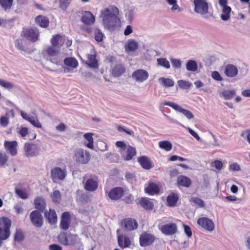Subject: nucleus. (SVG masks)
<instances>
[{
  "instance_id": "obj_33",
  "label": "nucleus",
  "mask_w": 250,
  "mask_h": 250,
  "mask_svg": "<svg viewBox=\"0 0 250 250\" xmlns=\"http://www.w3.org/2000/svg\"><path fill=\"white\" fill-rule=\"evenodd\" d=\"M139 204L146 210H151L153 208V203L146 198H142L140 200Z\"/></svg>"
},
{
  "instance_id": "obj_24",
  "label": "nucleus",
  "mask_w": 250,
  "mask_h": 250,
  "mask_svg": "<svg viewBox=\"0 0 250 250\" xmlns=\"http://www.w3.org/2000/svg\"><path fill=\"white\" fill-rule=\"evenodd\" d=\"M123 189L121 188H115L109 191L108 197L112 200H117L123 196Z\"/></svg>"
},
{
  "instance_id": "obj_64",
  "label": "nucleus",
  "mask_w": 250,
  "mask_h": 250,
  "mask_svg": "<svg viewBox=\"0 0 250 250\" xmlns=\"http://www.w3.org/2000/svg\"><path fill=\"white\" fill-rule=\"evenodd\" d=\"M241 136L246 138L250 145V129L247 130L241 134Z\"/></svg>"
},
{
  "instance_id": "obj_40",
  "label": "nucleus",
  "mask_w": 250,
  "mask_h": 250,
  "mask_svg": "<svg viewBox=\"0 0 250 250\" xmlns=\"http://www.w3.org/2000/svg\"><path fill=\"white\" fill-rule=\"evenodd\" d=\"M136 12L137 9L135 7H130L127 9L125 14L126 19L129 22H131L134 19Z\"/></svg>"
},
{
  "instance_id": "obj_44",
  "label": "nucleus",
  "mask_w": 250,
  "mask_h": 250,
  "mask_svg": "<svg viewBox=\"0 0 250 250\" xmlns=\"http://www.w3.org/2000/svg\"><path fill=\"white\" fill-rule=\"evenodd\" d=\"M9 113L11 114L12 117H14V111L13 110H11L9 113H6V116H2L0 118V124L3 127H6L9 124L8 118L7 116Z\"/></svg>"
},
{
  "instance_id": "obj_47",
  "label": "nucleus",
  "mask_w": 250,
  "mask_h": 250,
  "mask_svg": "<svg viewBox=\"0 0 250 250\" xmlns=\"http://www.w3.org/2000/svg\"><path fill=\"white\" fill-rule=\"evenodd\" d=\"M177 83L179 87L182 89H188L192 86V83L183 80H179Z\"/></svg>"
},
{
  "instance_id": "obj_2",
  "label": "nucleus",
  "mask_w": 250,
  "mask_h": 250,
  "mask_svg": "<svg viewBox=\"0 0 250 250\" xmlns=\"http://www.w3.org/2000/svg\"><path fill=\"white\" fill-rule=\"evenodd\" d=\"M59 241L65 246H75L78 250H83V245L80 238L75 234L61 233L58 236Z\"/></svg>"
},
{
  "instance_id": "obj_39",
  "label": "nucleus",
  "mask_w": 250,
  "mask_h": 250,
  "mask_svg": "<svg viewBox=\"0 0 250 250\" xmlns=\"http://www.w3.org/2000/svg\"><path fill=\"white\" fill-rule=\"evenodd\" d=\"M231 11V8L229 6L222 8V14L220 16L221 20L224 21L229 20L230 17Z\"/></svg>"
},
{
  "instance_id": "obj_56",
  "label": "nucleus",
  "mask_w": 250,
  "mask_h": 250,
  "mask_svg": "<svg viewBox=\"0 0 250 250\" xmlns=\"http://www.w3.org/2000/svg\"><path fill=\"white\" fill-rule=\"evenodd\" d=\"M229 169L231 171H238L241 170V167L238 163H233L229 165Z\"/></svg>"
},
{
  "instance_id": "obj_3",
  "label": "nucleus",
  "mask_w": 250,
  "mask_h": 250,
  "mask_svg": "<svg viewBox=\"0 0 250 250\" xmlns=\"http://www.w3.org/2000/svg\"><path fill=\"white\" fill-rule=\"evenodd\" d=\"M53 66H46L42 64V67L47 70L60 72L72 73L78 67V63H51Z\"/></svg>"
},
{
  "instance_id": "obj_11",
  "label": "nucleus",
  "mask_w": 250,
  "mask_h": 250,
  "mask_svg": "<svg viewBox=\"0 0 250 250\" xmlns=\"http://www.w3.org/2000/svg\"><path fill=\"white\" fill-rule=\"evenodd\" d=\"M149 76L148 73L145 70L139 69L132 74V78L135 82L141 83L146 80Z\"/></svg>"
},
{
  "instance_id": "obj_21",
  "label": "nucleus",
  "mask_w": 250,
  "mask_h": 250,
  "mask_svg": "<svg viewBox=\"0 0 250 250\" xmlns=\"http://www.w3.org/2000/svg\"><path fill=\"white\" fill-rule=\"evenodd\" d=\"M123 224L125 230L132 231L138 228V223L136 220L132 218H126L123 221Z\"/></svg>"
},
{
  "instance_id": "obj_32",
  "label": "nucleus",
  "mask_w": 250,
  "mask_h": 250,
  "mask_svg": "<svg viewBox=\"0 0 250 250\" xmlns=\"http://www.w3.org/2000/svg\"><path fill=\"white\" fill-rule=\"evenodd\" d=\"M179 197L177 193H172L170 194L167 199V205L169 207H174L178 200Z\"/></svg>"
},
{
  "instance_id": "obj_37",
  "label": "nucleus",
  "mask_w": 250,
  "mask_h": 250,
  "mask_svg": "<svg viewBox=\"0 0 250 250\" xmlns=\"http://www.w3.org/2000/svg\"><path fill=\"white\" fill-rule=\"evenodd\" d=\"M83 137L86 140L84 142V144L89 148H93L94 142L93 138L92 137V134L90 133H87L84 134Z\"/></svg>"
},
{
  "instance_id": "obj_1",
  "label": "nucleus",
  "mask_w": 250,
  "mask_h": 250,
  "mask_svg": "<svg viewBox=\"0 0 250 250\" xmlns=\"http://www.w3.org/2000/svg\"><path fill=\"white\" fill-rule=\"evenodd\" d=\"M119 14V9L114 5H110L102 10L100 17L104 27L108 30H113L120 23L118 17Z\"/></svg>"
},
{
  "instance_id": "obj_34",
  "label": "nucleus",
  "mask_w": 250,
  "mask_h": 250,
  "mask_svg": "<svg viewBox=\"0 0 250 250\" xmlns=\"http://www.w3.org/2000/svg\"><path fill=\"white\" fill-rule=\"evenodd\" d=\"M138 161L141 166L145 169H149L152 167L150 161L146 157L142 156L139 157Z\"/></svg>"
},
{
  "instance_id": "obj_26",
  "label": "nucleus",
  "mask_w": 250,
  "mask_h": 250,
  "mask_svg": "<svg viewBox=\"0 0 250 250\" xmlns=\"http://www.w3.org/2000/svg\"><path fill=\"white\" fill-rule=\"evenodd\" d=\"M125 72V68L121 63L115 64L112 66L111 73L112 75L115 77L121 76Z\"/></svg>"
},
{
  "instance_id": "obj_46",
  "label": "nucleus",
  "mask_w": 250,
  "mask_h": 250,
  "mask_svg": "<svg viewBox=\"0 0 250 250\" xmlns=\"http://www.w3.org/2000/svg\"><path fill=\"white\" fill-rule=\"evenodd\" d=\"M236 94L234 90H225L221 93L222 96L225 99L229 100L232 99Z\"/></svg>"
},
{
  "instance_id": "obj_17",
  "label": "nucleus",
  "mask_w": 250,
  "mask_h": 250,
  "mask_svg": "<svg viewBox=\"0 0 250 250\" xmlns=\"http://www.w3.org/2000/svg\"><path fill=\"white\" fill-rule=\"evenodd\" d=\"M4 147L12 156H15L17 154L18 143L16 141H5L4 144Z\"/></svg>"
},
{
  "instance_id": "obj_48",
  "label": "nucleus",
  "mask_w": 250,
  "mask_h": 250,
  "mask_svg": "<svg viewBox=\"0 0 250 250\" xmlns=\"http://www.w3.org/2000/svg\"><path fill=\"white\" fill-rule=\"evenodd\" d=\"M29 122L35 127L41 128L42 126V124L39 121L36 114H33V115L31 116V119Z\"/></svg>"
},
{
  "instance_id": "obj_7",
  "label": "nucleus",
  "mask_w": 250,
  "mask_h": 250,
  "mask_svg": "<svg viewBox=\"0 0 250 250\" xmlns=\"http://www.w3.org/2000/svg\"><path fill=\"white\" fill-rule=\"evenodd\" d=\"M66 175V170L59 167H55L51 170L50 177L52 181L55 183L64 180Z\"/></svg>"
},
{
  "instance_id": "obj_62",
  "label": "nucleus",
  "mask_w": 250,
  "mask_h": 250,
  "mask_svg": "<svg viewBox=\"0 0 250 250\" xmlns=\"http://www.w3.org/2000/svg\"><path fill=\"white\" fill-rule=\"evenodd\" d=\"M23 235L22 233L20 231H17L15 235V241L20 242L23 239Z\"/></svg>"
},
{
  "instance_id": "obj_59",
  "label": "nucleus",
  "mask_w": 250,
  "mask_h": 250,
  "mask_svg": "<svg viewBox=\"0 0 250 250\" xmlns=\"http://www.w3.org/2000/svg\"><path fill=\"white\" fill-rule=\"evenodd\" d=\"M103 34L99 30L95 33V40L98 42H100L103 41Z\"/></svg>"
},
{
  "instance_id": "obj_13",
  "label": "nucleus",
  "mask_w": 250,
  "mask_h": 250,
  "mask_svg": "<svg viewBox=\"0 0 250 250\" xmlns=\"http://www.w3.org/2000/svg\"><path fill=\"white\" fill-rule=\"evenodd\" d=\"M83 183L85 189L89 191H94L98 188V181L95 177H89L87 179L84 178Z\"/></svg>"
},
{
  "instance_id": "obj_16",
  "label": "nucleus",
  "mask_w": 250,
  "mask_h": 250,
  "mask_svg": "<svg viewBox=\"0 0 250 250\" xmlns=\"http://www.w3.org/2000/svg\"><path fill=\"white\" fill-rule=\"evenodd\" d=\"M155 237L150 233L146 232L142 233L140 236V244L142 247L151 245L154 241Z\"/></svg>"
},
{
  "instance_id": "obj_28",
  "label": "nucleus",
  "mask_w": 250,
  "mask_h": 250,
  "mask_svg": "<svg viewBox=\"0 0 250 250\" xmlns=\"http://www.w3.org/2000/svg\"><path fill=\"white\" fill-rule=\"evenodd\" d=\"M177 182L179 186L186 188H188L191 184V180L188 177L184 175H180L178 176Z\"/></svg>"
},
{
  "instance_id": "obj_38",
  "label": "nucleus",
  "mask_w": 250,
  "mask_h": 250,
  "mask_svg": "<svg viewBox=\"0 0 250 250\" xmlns=\"http://www.w3.org/2000/svg\"><path fill=\"white\" fill-rule=\"evenodd\" d=\"M13 3V0H0V6L6 12L10 11Z\"/></svg>"
},
{
  "instance_id": "obj_55",
  "label": "nucleus",
  "mask_w": 250,
  "mask_h": 250,
  "mask_svg": "<svg viewBox=\"0 0 250 250\" xmlns=\"http://www.w3.org/2000/svg\"><path fill=\"white\" fill-rule=\"evenodd\" d=\"M18 133L21 137L25 138L28 133V129L27 127H21L19 129Z\"/></svg>"
},
{
  "instance_id": "obj_15",
  "label": "nucleus",
  "mask_w": 250,
  "mask_h": 250,
  "mask_svg": "<svg viewBox=\"0 0 250 250\" xmlns=\"http://www.w3.org/2000/svg\"><path fill=\"white\" fill-rule=\"evenodd\" d=\"M139 46V43L137 41L134 39H128L124 44V49L127 53L135 52Z\"/></svg>"
},
{
  "instance_id": "obj_53",
  "label": "nucleus",
  "mask_w": 250,
  "mask_h": 250,
  "mask_svg": "<svg viewBox=\"0 0 250 250\" xmlns=\"http://www.w3.org/2000/svg\"><path fill=\"white\" fill-rule=\"evenodd\" d=\"M87 58L90 62H98V60L96 59V54L94 50H90V53L87 54Z\"/></svg>"
},
{
  "instance_id": "obj_14",
  "label": "nucleus",
  "mask_w": 250,
  "mask_h": 250,
  "mask_svg": "<svg viewBox=\"0 0 250 250\" xmlns=\"http://www.w3.org/2000/svg\"><path fill=\"white\" fill-rule=\"evenodd\" d=\"M197 223L202 228L208 231H212L214 229V224L213 221L207 217L200 218Z\"/></svg>"
},
{
  "instance_id": "obj_8",
  "label": "nucleus",
  "mask_w": 250,
  "mask_h": 250,
  "mask_svg": "<svg viewBox=\"0 0 250 250\" xmlns=\"http://www.w3.org/2000/svg\"><path fill=\"white\" fill-rule=\"evenodd\" d=\"M21 36L32 42H35L38 40L39 32L37 28H24L21 32Z\"/></svg>"
},
{
  "instance_id": "obj_52",
  "label": "nucleus",
  "mask_w": 250,
  "mask_h": 250,
  "mask_svg": "<svg viewBox=\"0 0 250 250\" xmlns=\"http://www.w3.org/2000/svg\"><path fill=\"white\" fill-rule=\"evenodd\" d=\"M167 2L169 5H172V7H171V10L172 11L178 10H180V7L179 5L177 4V0H167Z\"/></svg>"
},
{
  "instance_id": "obj_25",
  "label": "nucleus",
  "mask_w": 250,
  "mask_h": 250,
  "mask_svg": "<svg viewBox=\"0 0 250 250\" xmlns=\"http://www.w3.org/2000/svg\"><path fill=\"white\" fill-rule=\"evenodd\" d=\"M44 216L49 223L51 224L56 223L57 221V215L55 210L50 209L49 211H46L45 212Z\"/></svg>"
},
{
  "instance_id": "obj_4",
  "label": "nucleus",
  "mask_w": 250,
  "mask_h": 250,
  "mask_svg": "<svg viewBox=\"0 0 250 250\" xmlns=\"http://www.w3.org/2000/svg\"><path fill=\"white\" fill-rule=\"evenodd\" d=\"M193 5L194 12L203 18L208 20L212 16V14L209 13L208 3L207 0H194Z\"/></svg>"
},
{
  "instance_id": "obj_51",
  "label": "nucleus",
  "mask_w": 250,
  "mask_h": 250,
  "mask_svg": "<svg viewBox=\"0 0 250 250\" xmlns=\"http://www.w3.org/2000/svg\"><path fill=\"white\" fill-rule=\"evenodd\" d=\"M0 85L8 90H10L14 87V85L12 83L1 79H0Z\"/></svg>"
},
{
  "instance_id": "obj_22",
  "label": "nucleus",
  "mask_w": 250,
  "mask_h": 250,
  "mask_svg": "<svg viewBox=\"0 0 250 250\" xmlns=\"http://www.w3.org/2000/svg\"><path fill=\"white\" fill-rule=\"evenodd\" d=\"M160 189L157 184L150 182L146 185L145 191L149 195H154L158 193Z\"/></svg>"
},
{
  "instance_id": "obj_12",
  "label": "nucleus",
  "mask_w": 250,
  "mask_h": 250,
  "mask_svg": "<svg viewBox=\"0 0 250 250\" xmlns=\"http://www.w3.org/2000/svg\"><path fill=\"white\" fill-rule=\"evenodd\" d=\"M32 224L37 228L41 227L43 225V217L42 214L38 210L32 211L29 215Z\"/></svg>"
},
{
  "instance_id": "obj_43",
  "label": "nucleus",
  "mask_w": 250,
  "mask_h": 250,
  "mask_svg": "<svg viewBox=\"0 0 250 250\" xmlns=\"http://www.w3.org/2000/svg\"><path fill=\"white\" fill-rule=\"evenodd\" d=\"M160 54V53L156 50H154V49H147L146 50V59H147V60L151 61L152 57H155L157 56H159Z\"/></svg>"
},
{
  "instance_id": "obj_20",
  "label": "nucleus",
  "mask_w": 250,
  "mask_h": 250,
  "mask_svg": "<svg viewBox=\"0 0 250 250\" xmlns=\"http://www.w3.org/2000/svg\"><path fill=\"white\" fill-rule=\"evenodd\" d=\"M161 231L167 235H172L177 230V227L175 223H170L163 225L161 229Z\"/></svg>"
},
{
  "instance_id": "obj_60",
  "label": "nucleus",
  "mask_w": 250,
  "mask_h": 250,
  "mask_svg": "<svg viewBox=\"0 0 250 250\" xmlns=\"http://www.w3.org/2000/svg\"><path fill=\"white\" fill-rule=\"evenodd\" d=\"M15 46L20 50L25 51V49L22 45V41L20 39H17L15 41Z\"/></svg>"
},
{
  "instance_id": "obj_18",
  "label": "nucleus",
  "mask_w": 250,
  "mask_h": 250,
  "mask_svg": "<svg viewBox=\"0 0 250 250\" xmlns=\"http://www.w3.org/2000/svg\"><path fill=\"white\" fill-rule=\"evenodd\" d=\"M71 222V217L69 212H64L62 214L61 221L60 223V228L61 229L66 230L70 226Z\"/></svg>"
},
{
  "instance_id": "obj_6",
  "label": "nucleus",
  "mask_w": 250,
  "mask_h": 250,
  "mask_svg": "<svg viewBox=\"0 0 250 250\" xmlns=\"http://www.w3.org/2000/svg\"><path fill=\"white\" fill-rule=\"evenodd\" d=\"M90 157L89 152L82 148L77 149L75 152V160L80 164H87L90 159Z\"/></svg>"
},
{
  "instance_id": "obj_19",
  "label": "nucleus",
  "mask_w": 250,
  "mask_h": 250,
  "mask_svg": "<svg viewBox=\"0 0 250 250\" xmlns=\"http://www.w3.org/2000/svg\"><path fill=\"white\" fill-rule=\"evenodd\" d=\"M117 240L119 246L122 249L129 248L131 246V240L129 237L125 234L118 235Z\"/></svg>"
},
{
  "instance_id": "obj_42",
  "label": "nucleus",
  "mask_w": 250,
  "mask_h": 250,
  "mask_svg": "<svg viewBox=\"0 0 250 250\" xmlns=\"http://www.w3.org/2000/svg\"><path fill=\"white\" fill-rule=\"evenodd\" d=\"M159 146L167 151H169L172 149V145L169 141H162L159 142Z\"/></svg>"
},
{
  "instance_id": "obj_41",
  "label": "nucleus",
  "mask_w": 250,
  "mask_h": 250,
  "mask_svg": "<svg viewBox=\"0 0 250 250\" xmlns=\"http://www.w3.org/2000/svg\"><path fill=\"white\" fill-rule=\"evenodd\" d=\"M126 155L125 157V159L129 161L132 159V157L135 155L136 152L135 148L131 146L126 147Z\"/></svg>"
},
{
  "instance_id": "obj_30",
  "label": "nucleus",
  "mask_w": 250,
  "mask_h": 250,
  "mask_svg": "<svg viewBox=\"0 0 250 250\" xmlns=\"http://www.w3.org/2000/svg\"><path fill=\"white\" fill-rule=\"evenodd\" d=\"M35 208L41 211H42L46 207L45 200L42 197L36 198L34 201Z\"/></svg>"
},
{
  "instance_id": "obj_10",
  "label": "nucleus",
  "mask_w": 250,
  "mask_h": 250,
  "mask_svg": "<svg viewBox=\"0 0 250 250\" xmlns=\"http://www.w3.org/2000/svg\"><path fill=\"white\" fill-rule=\"evenodd\" d=\"M24 150L26 156L27 157L37 156L40 153V148L37 145L32 143H25Z\"/></svg>"
},
{
  "instance_id": "obj_29",
  "label": "nucleus",
  "mask_w": 250,
  "mask_h": 250,
  "mask_svg": "<svg viewBox=\"0 0 250 250\" xmlns=\"http://www.w3.org/2000/svg\"><path fill=\"white\" fill-rule=\"evenodd\" d=\"M60 51V48L51 45L46 48L45 53L50 57H56L58 55Z\"/></svg>"
},
{
  "instance_id": "obj_31",
  "label": "nucleus",
  "mask_w": 250,
  "mask_h": 250,
  "mask_svg": "<svg viewBox=\"0 0 250 250\" xmlns=\"http://www.w3.org/2000/svg\"><path fill=\"white\" fill-rule=\"evenodd\" d=\"M225 73L227 76L233 77L237 75L238 69L234 65L229 64L226 66Z\"/></svg>"
},
{
  "instance_id": "obj_45",
  "label": "nucleus",
  "mask_w": 250,
  "mask_h": 250,
  "mask_svg": "<svg viewBox=\"0 0 250 250\" xmlns=\"http://www.w3.org/2000/svg\"><path fill=\"white\" fill-rule=\"evenodd\" d=\"M15 193L19 197L22 199L28 198V195L25 189L16 188Z\"/></svg>"
},
{
  "instance_id": "obj_36",
  "label": "nucleus",
  "mask_w": 250,
  "mask_h": 250,
  "mask_svg": "<svg viewBox=\"0 0 250 250\" xmlns=\"http://www.w3.org/2000/svg\"><path fill=\"white\" fill-rule=\"evenodd\" d=\"M158 81L162 86L165 87H172L175 83L174 81L172 79L164 77L159 78Z\"/></svg>"
},
{
  "instance_id": "obj_57",
  "label": "nucleus",
  "mask_w": 250,
  "mask_h": 250,
  "mask_svg": "<svg viewBox=\"0 0 250 250\" xmlns=\"http://www.w3.org/2000/svg\"><path fill=\"white\" fill-rule=\"evenodd\" d=\"M212 167H214L217 170H221L223 167L222 162L219 160H215L212 164Z\"/></svg>"
},
{
  "instance_id": "obj_9",
  "label": "nucleus",
  "mask_w": 250,
  "mask_h": 250,
  "mask_svg": "<svg viewBox=\"0 0 250 250\" xmlns=\"http://www.w3.org/2000/svg\"><path fill=\"white\" fill-rule=\"evenodd\" d=\"M165 105H168L176 111L183 114L187 119L191 120L194 118L193 114L189 110L183 109L181 106L171 102H165L163 104Z\"/></svg>"
},
{
  "instance_id": "obj_54",
  "label": "nucleus",
  "mask_w": 250,
  "mask_h": 250,
  "mask_svg": "<svg viewBox=\"0 0 250 250\" xmlns=\"http://www.w3.org/2000/svg\"><path fill=\"white\" fill-rule=\"evenodd\" d=\"M8 160L7 155L4 153H0V167H4Z\"/></svg>"
},
{
  "instance_id": "obj_35",
  "label": "nucleus",
  "mask_w": 250,
  "mask_h": 250,
  "mask_svg": "<svg viewBox=\"0 0 250 250\" xmlns=\"http://www.w3.org/2000/svg\"><path fill=\"white\" fill-rule=\"evenodd\" d=\"M36 22L42 27L45 28L48 26L49 21L47 18L43 16H39L35 19Z\"/></svg>"
},
{
  "instance_id": "obj_27",
  "label": "nucleus",
  "mask_w": 250,
  "mask_h": 250,
  "mask_svg": "<svg viewBox=\"0 0 250 250\" xmlns=\"http://www.w3.org/2000/svg\"><path fill=\"white\" fill-rule=\"evenodd\" d=\"M51 45L60 48L64 43V39L62 36L57 34L54 35L50 41Z\"/></svg>"
},
{
  "instance_id": "obj_61",
  "label": "nucleus",
  "mask_w": 250,
  "mask_h": 250,
  "mask_svg": "<svg viewBox=\"0 0 250 250\" xmlns=\"http://www.w3.org/2000/svg\"><path fill=\"white\" fill-rule=\"evenodd\" d=\"M71 0H60V7L62 9H65L69 4Z\"/></svg>"
},
{
  "instance_id": "obj_58",
  "label": "nucleus",
  "mask_w": 250,
  "mask_h": 250,
  "mask_svg": "<svg viewBox=\"0 0 250 250\" xmlns=\"http://www.w3.org/2000/svg\"><path fill=\"white\" fill-rule=\"evenodd\" d=\"M197 63H187V69L190 71H196L198 69Z\"/></svg>"
},
{
  "instance_id": "obj_5",
  "label": "nucleus",
  "mask_w": 250,
  "mask_h": 250,
  "mask_svg": "<svg viewBox=\"0 0 250 250\" xmlns=\"http://www.w3.org/2000/svg\"><path fill=\"white\" fill-rule=\"evenodd\" d=\"M11 220L7 217H2L0 218V239L5 240L10 235V228L11 227Z\"/></svg>"
},
{
  "instance_id": "obj_23",
  "label": "nucleus",
  "mask_w": 250,
  "mask_h": 250,
  "mask_svg": "<svg viewBox=\"0 0 250 250\" xmlns=\"http://www.w3.org/2000/svg\"><path fill=\"white\" fill-rule=\"evenodd\" d=\"M82 21L86 25L93 24L95 21L94 15L89 11H84L81 19Z\"/></svg>"
},
{
  "instance_id": "obj_50",
  "label": "nucleus",
  "mask_w": 250,
  "mask_h": 250,
  "mask_svg": "<svg viewBox=\"0 0 250 250\" xmlns=\"http://www.w3.org/2000/svg\"><path fill=\"white\" fill-rule=\"evenodd\" d=\"M204 61L206 62H213L218 61V60L215 54L208 53L206 55Z\"/></svg>"
},
{
  "instance_id": "obj_63",
  "label": "nucleus",
  "mask_w": 250,
  "mask_h": 250,
  "mask_svg": "<svg viewBox=\"0 0 250 250\" xmlns=\"http://www.w3.org/2000/svg\"><path fill=\"white\" fill-rule=\"evenodd\" d=\"M193 203L198 205L200 207H203L204 206V203L202 200L199 198L194 197L192 199Z\"/></svg>"
},
{
  "instance_id": "obj_49",
  "label": "nucleus",
  "mask_w": 250,
  "mask_h": 250,
  "mask_svg": "<svg viewBox=\"0 0 250 250\" xmlns=\"http://www.w3.org/2000/svg\"><path fill=\"white\" fill-rule=\"evenodd\" d=\"M52 201L56 203H59L61 199V194L59 190H54L51 194Z\"/></svg>"
}]
</instances>
